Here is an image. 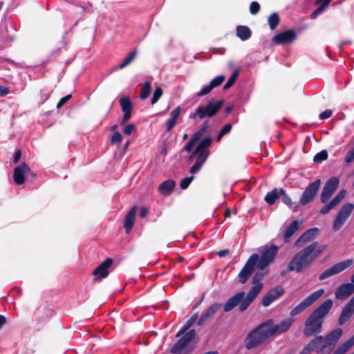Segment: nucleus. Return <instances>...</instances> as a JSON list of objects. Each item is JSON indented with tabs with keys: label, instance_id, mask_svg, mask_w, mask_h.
<instances>
[{
	"label": "nucleus",
	"instance_id": "obj_4",
	"mask_svg": "<svg viewBox=\"0 0 354 354\" xmlns=\"http://www.w3.org/2000/svg\"><path fill=\"white\" fill-rule=\"evenodd\" d=\"M198 314L194 313L177 333L176 337L182 336L171 348V353L176 354L182 351L196 336L194 329L188 330L196 322Z\"/></svg>",
	"mask_w": 354,
	"mask_h": 354
},
{
	"label": "nucleus",
	"instance_id": "obj_14",
	"mask_svg": "<svg viewBox=\"0 0 354 354\" xmlns=\"http://www.w3.org/2000/svg\"><path fill=\"white\" fill-rule=\"evenodd\" d=\"M339 184L337 177L330 178L325 183L320 196V201L322 203H326L337 190Z\"/></svg>",
	"mask_w": 354,
	"mask_h": 354
},
{
	"label": "nucleus",
	"instance_id": "obj_8",
	"mask_svg": "<svg viewBox=\"0 0 354 354\" xmlns=\"http://www.w3.org/2000/svg\"><path fill=\"white\" fill-rule=\"evenodd\" d=\"M278 250V247L274 244H272L270 247L264 246L259 248V252L261 257L259 256L257 267L260 268H267L274 261Z\"/></svg>",
	"mask_w": 354,
	"mask_h": 354
},
{
	"label": "nucleus",
	"instance_id": "obj_11",
	"mask_svg": "<svg viewBox=\"0 0 354 354\" xmlns=\"http://www.w3.org/2000/svg\"><path fill=\"white\" fill-rule=\"evenodd\" d=\"M354 205L350 203L344 204L339 210L337 216L333 222V228L334 231L339 230L350 216Z\"/></svg>",
	"mask_w": 354,
	"mask_h": 354
},
{
	"label": "nucleus",
	"instance_id": "obj_20",
	"mask_svg": "<svg viewBox=\"0 0 354 354\" xmlns=\"http://www.w3.org/2000/svg\"><path fill=\"white\" fill-rule=\"evenodd\" d=\"M121 109L124 113L123 118L120 122V124L127 123L131 117V113L133 110V104L131 99L128 96H123L119 100Z\"/></svg>",
	"mask_w": 354,
	"mask_h": 354
},
{
	"label": "nucleus",
	"instance_id": "obj_22",
	"mask_svg": "<svg viewBox=\"0 0 354 354\" xmlns=\"http://www.w3.org/2000/svg\"><path fill=\"white\" fill-rule=\"evenodd\" d=\"M354 293V284L352 283H343L335 290V295L337 299L344 300Z\"/></svg>",
	"mask_w": 354,
	"mask_h": 354
},
{
	"label": "nucleus",
	"instance_id": "obj_40",
	"mask_svg": "<svg viewBox=\"0 0 354 354\" xmlns=\"http://www.w3.org/2000/svg\"><path fill=\"white\" fill-rule=\"evenodd\" d=\"M163 93L162 88L160 86H157L153 93V97L151 100V104H156L159 99L161 97Z\"/></svg>",
	"mask_w": 354,
	"mask_h": 354
},
{
	"label": "nucleus",
	"instance_id": "obj_63",
	"mask_svg": "<svg viewBox=\"0 0 354 354\" xmlns=\"http://www.w3.org/2000/svg\"><path fill=\"white\" fill-rule=\"evenodd\" d=\"M199 156V152H196V149L194 150V151L190 154L188 158V162H191L193 159L196 156Z\"/></svg>",
	"mask_w": 354,
	"mask_h": 354
},
{
	"label": "nucleus",
	"instance_id": "obj_10",
	"mask_svg": "<svg viewBox=\"0 0 354 354\" xmlns=\"http://www.w3.org/2000/svg\"><path fill=\"white\" fill-rule=\"evenodd\" d=\"M259 260V254H252L245 264L241 270L238 274L239 282L242 284H244L247 282V281L250 277V275L254 271L255 266H257V261Z\"/></svg>",
	"mask_w": 354,
	"mask_h": 354
},
{
	"label": "nucleus",
	"instance_id": "obj_51",
	"mask_svg": "<svg viewBox=\"0 0 354 354\" xmlns=\"http://www.w3.org/2000/svg\"><path fill=\"white\" fill-rule=\"evenodd\" d=\"M213 89V86L210 85V84L207 86L203 87L199 92L197 93V96H203L208 93H209Z\"/></svg>",
	"mask_w": 354,
	"mask_h": 354
},
{
	"label": "nucleus",
	"instance_id": "obj_28",
	"mask_svg": "<svg viewBox=\"0 0 354 354\" xmlns=\"http://www.w3.org/2000/svg\"><path fill=\"white\" fill-rule=\"evenodd\" d=\"M281 193H283L282 188H274L266 194L264 200L268 205H273L276 200L280 197Z\"/></svg>",
	"mask_w": 354,
	"mask_h": 354
},
{
	"label": "nucleus",
	"instance_id": "obj_32",
	"mask_svg": "<svg viewBox=\"0 0 354 354\" xmlns=\"http://www.w3.org/2000/svg\"><path fill=\"white\" fill-rule=\"evenodd\" d=\"M280 21V18L277 12H272L268 18V22L270 30L276 29Z\"/></svg>",
	"mask_w": 354,
	"mask_h": 354
},
{
	"label": "nucleus",
	"instance_id": "obj_47",
	"mask_svg": "<svg viewBox=\"0 0 354 354\" xmlns=\"http://www.w3.org/2000/svg\"><path fill=\"white\" fill-rule=\"evenodd\" d=\"M193 179H194V176L186 177V178L182 179V180L180 183V188L182 189H187L189 186V185L192 183V181L193 180Z\"/></svg>",
	"mask_w": 354,
	"mask_h": 354
},
{
	"label": "nucleus",
	"instance_id": "obj_30",
	"mask_svg": "<svg viewBox=\"0 0 354 354\" xmlns=\"http://www.w3.org/2000/svg\"><path fill=\"white\" fill-rule=\"evenodd\" d=\"M299 228V223L298 221H293L288 227L286 229L284 235H283V241L285 243H288L290 237L295 233L296 231Z\"/></svg>",
	"mask_w": 354,
	"mask_h": 354
},
{
	"label": "nucleus",
	"instance_id": "obj_39",
	"mask_svg": "<svg viewBox=\"0 0 354 354\" xmlns=\"http://www.w3.org/2000/svg\"><path fill=\"white\" fill-rule=\"evenodd\" d=\"M328 158V151L326 150H322L316 153L313 158L315 162H322Z\"/></svg>",
	"mask_w": 354,
	"mask_h": 354
},
{
	"label": "nucleus",
	"instance_id": "obj_61",
	"mask_svg": "<svg viewBox=\"0 0 354 354\" xmlns=\"http://www.w3.org/2000/svg\"><path fill=\"white\" fill-rule=\"evenodd\" d=\"M230 250L228 249L225 250H221L217 252V255L222 258L224 257L225 255H227L229 253Z\"/></svg>",
	"mask_w": 354,
	"mask_h": 354
},
{
	"label": "nucleus",
	"instance_id": "obj_59",
	"mask_svg": "<svg viewBox=\"0 0 354 354\" xmlns=\"http://www.w3.org/2000/svg\"><path fill=\"white\" fill-rule=\"evenodd\" d=\"M21 157V151L20 149L17 150L15 152V155H14V158H13V162L15 164L18 163Z\"/></svg>",
	"mask_w": 354,
	"mask_h": 354
},
{
	"label": "nucleus",
	"instance_id": "obj_46",
	"mask_svg": "<svg viewBox=\"0 0 354 354\" xmlns=\"http://www.w3.org/2000/svg\"><path fill=\"white\" fill-rule=\"evenodd\" d=\"M225 76L224 75H218L214 77L209 82L210 85L213 86V88L220 86L224 81Z\"/></svg>",
	"mask_w": 354,
	"mask_h": 354
},
{
	"label": "nucleus",
	"instance_id": "obj_12",
	"mask_svg": "<svg viewBox=\"0 0 354 354\" xmlns=\"http://www.w3.org/2000/svg\"><path fill=\"white\" fill-rule=\"evenodd\" d=\"M353 263V259H348L339 263H337L332 266L330 268L324 270L319 276V279L320 281L324 280L333 275L337 274L346 268L350 267Z\"/></svg>",
	"mask_w": 354,
	"mask_h": 354
},
{
	"label": "nucleus",
	"instance_id": "obj_52",
	"mask_svg": "<svg viewBox=\"0 0 354 354\" xmlns=\"http://www.w3.org/2000/svg\"><path fill=\"white\" fill-rule=\"evenodd\" d=\"M72 97L71 94L66 95V96L62 97L59 101L57 104V108L60 109L62 106H64L69 100Z\"/></svg>",
	"mask_w": 354,
	"mask_h": 354
},
{
	"label": "nucleus",
	"instance_id": "obj_49",
	"mask_svg": "<svg viewBox=\"0 0 354 354\" xmlns=\"http://www.w3.org/2000/svg\"><path fill=\"white\" fill-rule=\"evenodd\" d=\"M281 200L283 203L287 205L289 207H291L292 205V202L290 196L286 193L285 190L283 189V193H281Z\"/></svg>",
	"mask_w": 354,
	"mask_h": 354
},
{
	"label": "nucleus",
	"instance_id": "obj_21",
	"mask_svg": "<svg viewBox=\"0 0 354 354\" xmlns=\"http://www.w3.org/2000/svg\"><path fill=\"white\" fill-rule=\"evenodd\" d=\"M113 263L111 258L106 259L102 262L93 271V274L96 277L95 280L101 279L106 277L109 274V268Z\"/></svg>",
	"mask_w": 354,
	"mask_h": 354
},
{
	"label": "nucleus",
	"instance_id": "obj_38",
	"mask_svg": "<svg viewBox=\"0 0 354 354\" xmlns=\"http://www.w3.org/2000/svg\"><path fill=\"white\" fill-rule=\"evenodd\" d=\"M232 125L231 124L228 123V124H225L222 127V129L220 130V131L217 136V138H216V141L219 142L225 135H226L230 132V131L232 130Z\"/></svg>",
	"mask_w": 354,
	"mask_h": 354
},
{
	"label": "nucleus",
	"instance_id": "obj_45",
	"mask_svg": "<svg viewBox=\"0 0 354 354\" xmlns=\"http://www.w3.org/2000/svg\"><path fill=\"white\" fill-rule=\"evenodd\" d=\"M122 135L119 131H115L111 136V143L112 145H120L122 142Z\"/></svg>",
	"mask_w": 354,
	"mask_h": 354
},
{
	"label": "nucleus",
	"instance_id": "obj_23",
	"mask_svg": "<svg viewBox=\"0 0 354 354\" xmlns=\"http://www.w3.org/2000/svg\"><path fill=\"white\" fill-rule=\"evenodd\" d=\"M342 334V330L339 328H336L330 331L328 333L325 337H324V340L327 346L329 348V350L331 351L340 339Z\"/></svg>",
	"mask_w": 354,
	"mask_h": 354
},
{
	"label": "nucleus",
	"instance_id": "obj_42",
	"mask_svg": "<svg viewBox=\"0 0 354 354\" xmlns=\"http://www.w3.org/2000/svg\"><path fill=\"white\" fill-rule=\"evenodd\" d=\"M199 140H198L196 138V137L192 135V136L191 137L190 140L187 142V143L183 147V150L187 151V152H190L193 147H194V145H196V143Z\"/></svg>",
	"mask_w": 354,
	"mask_h": 354
},
{
	"label": "nucleus",
	"instance_id": "obj_19",
	"mask_svg": "<svg viewBox=\"0 0 354 354\" xmlns=\"http://www.w3.org/2000/svg\"><path fill=\"white\" fill-rule=\"evenodd\" d=\"M354 315V296L349 300V301L343 308L339 318L338 324L343 326L347 323Z\"/></svg>",
	"mask_w": 354,
	"mask_h": 354
},
{
	"label": "nucleus",
	"instance_id": "obj_37",
	"mask_svg": "<svg viewBox=\"0 0 354 354\" xmlns=\"http://www.w3.org/2000/svg\"><path fill=\"white\" fill-rule=\"evenodd\" d=\"M239 75V69H235L232 73L231 76L223 86V89L226 90L230 88L235 82Z\"/></svg>",
	"mask_w": 354,
	"mask_h": 354
},
{
	"label": "nucleus",
	"instance_id": "obj_5",
	"mask_svg": "<svg viewBox=\"0 0 354 354\" xmlns=\"http://www.w3.org/2000/svg\"><path fill=\"white\" fill-rule=\"evenodd\" d=\"M265 326L266 324L261 323L247 335L245 346L248 350L261 346L269 339Z\"/></svg>",
	"mask_w": 354,
	"mask_h": 354
},
{
	"label": "nucleus",
	"instance_id": "obj_55",
	"mask_svg": "<svg viewBox=\"0 0 354 354\" xmlns=\"http://www.w3.org/2000/svg\"><path fill=\"white\" fill-rule=\"evenodd\" d=\"M136 130V126L133 124H128L124 128L125 135H131Z\"/></svg>",
	"mask_w": 354,
	"mask_h": 354
},
{
	"label": "nucleus",
	"instance_id": "obj_34",
	"mask_svg": "<svg viewBox=\"0 0 354 354\" xmlns=\"http://www.w3.org/2000/svg\"><path fill=\"white\" fill-rule=\"evenodd\" d=\"M222 307V304L221 303H214L211 306H209L207 310L204 312L203 314L206 318H209V317L214 315Z\"/></svg>",
	"mask_w": 354,
	"mask_h": 354
},
{
	"label": "nucleus",
	"instance_id": "obj_33",
	"mask_svg": "<svg viewBox=\"0 0 354 354\" xmlns=\"http://www.w3.org/2000/svg\"><path fill=\"white\" fill-rule=\"evenodd\" d=\"M294 323V319L291 317H286V319L281 320L278 324L280 326L281 332L283 333L288 331L291 326Z\"/></svg>",
	"mask_w": 354,
	"mask_h": 354
},
{
	"label": "nucleus",
	"instance_id": "obj_43",
	"mask_svg": "<svg viewBox=\"0 0 354 354\" xmlns=\"http://www.w3.org/2000/svg\"><path fill=\"white\" fill-rule=\"evenodd\" d=\"M346 191L345 189L341 190L337 196L330 201L334 206L337 205L345 198Z\"/></svg>",
	"mask_w": 354,
	"mask_h": 354
},
{
	"label": "nucleus",
	"instance_id": "obj_64",
	"mask_svg": "<svg viewBox=\"0 0 354 354\" xmlns=\"http://www.w3.org/2000/svg\"><path fill=\"white\" fill-rule=\"evenodd\" d=\"M207 319V318H206L203 314H202V315L201 316V317L199 318V319L198 320L197 322V325L201 326L202 325H203V324L205 323V322Z\"/></svg>",
	"mask_w": 354,
	"mask_h": 354
},
{
	"label": "nucleus",
	"instance_id": "obj_41",
	"mask_svg": "<svg viewBox=\"0 0 354 354\" xmlns=\"http://www.w3.org/2000/svg\"><path fill=\"white\" fill-rule=\"evenodd\" d=\"M208 121H205L202 124L201 129L193 134L198 140H200L203 135L207 131L208 128Z\"/></svg>",
	"mask_w": 354,
	"mask_h": 354
},
{
	"label": "nucleus",
	"instance_id": "obj_17",
	"mask_svg": "<svg viewBox=\"0 0 354 354\" xmlns=\"http://www.w3.org/2000/svg\"><path fill=\"white\" fill-rule=\"evenodd\" d=\"M296 38L295 31L293 29H289L273 36L272 41L276 45H286L292 43Z\"/></svg>",
	"mask_w": 354,
	"mask_h": 354
},
{
	"label": "nucleus",
	"instance_id": "obj_6",
	"mask_svg": "<svg viewBox=\"0 0 354 354\" xmlns=\"http://www.w3.org/2000/svg\"><path fill=\"white\" fill-rule=\"evenodd\" d=\"M212 142V137L207 136L198 144L196 149V152H199V156H197L195 163L190 168L191 174H194L200 171L209 155L210 151L208 148L211 146Z\"/></svg>",
	"mask_w": 354,
	"mask_h": 354
},
{
	"label": "nucleus",
	"instance_id": "obj_60",
	"mask_svg": "<svg viewBox=\"0 0 354 354\" xmlns=\"http://www.w3.org/2000/svg\"><path fill=\"white\" fill-rule=\"evenodd\" d=\"M147 213H148L147 208L145 207H142L140 208V212H139V216L141 218H145L147 216Z\"/></svg>",
	"mask_w": 354,
	"mask_h": 354
},
{
	"label": "nucleus",
	"instance_id": "obj_36",
	"mask_svg": "<svg viewBox=\"0 0 354 354\" xmlns=\"http://www.w3.org/2000/svg\"><path fill=\"white\" fill-rule=\"evenodd\" d=\"M150 93H151L150 82H146L144 83V84L142 87V90H141V93H140V99L141 100L147 99L149 97V95H150Z\"/></svg>",
	"mask_w": 354,
	"mask_h": 354
},
{
	"label": "nucleus",
	"instance_id": "obj_54",
	"mask_svg": "<svg viewBox=\"0 0 354 354\" xmlns=\"http://www.w3.org/2000/svg\"><path fill=\"white\" fill-rule=\"evenodd\" d=\"M180 113H181V108H180V106H178L170 113V118L177 120Z\"/></svg>",
	"mask_w": 354,
	"mask_h": 354
},
{
	"label": "nucleus",
	"instance_id": "obj_2",
	"mask_svg": "<svg viewBox=\"0 0 354 354\" xmlns=\"http://www.w3.org/2000/svg\"><path fill=\"white\" fill-rule=\"evenodd\" d=\"M333 306V301L328 299L311 313L304 322L303 334L305 337H310L322 332L323 324Z\"/></svg>",
	"mask_w": 354,
	"mask_h": 354
},
{
	"label": "nucleus",
	"instance_id": "obj_31",
	"mask_svg": "<svg viewBox=\"0 0 354 354\" xmlns=\"http://www.w3.org/2000/svg\"><path fill=\"white\" fill-rule=\"evenodd\" d=\"M322 1H324V3L319 5V7L311 14L310 17L312 19H316L317 16L319 15L330 4V2L328 0H315V4L319 5Z\"/></svg>",
	"mask_w": 354,
	"mask_h": 354
},
{
	"label": "nucleus",
	"instance_id": "obj_56",
	"mask_svg": "<svg viewBox=\"0 0 354 354\" xmlns=\"http://www.w3.org/2000/svg\"><path fill=\"white\" fill-rule=\"evenodd\" d=\"M333 114V111L330 109L325 110L324 111L322 112L319 118L320 120H326L329 118Z\"/></svg>",
	"mask_w": 354,
	"mask_h": 354
},
{
	"label": "nucleus",
	"instance_id": "obj_29",
	"mask_svg": "<svg viewBox=\"0 0 354 354\" xmlns=\"http://www.w3.org/2000/svg\"><path fill=\"white\" fill-rule=\"evenodd\" d=\"M236 35L241 40L245 41L251 37L252 31L249 27L239 25L236 28Z\"/></svg>",
	"mask_w": 354,
	"mask_h": 354
},
{
	"label": "nucleus",
	"instance_id": "obj_7",
	"mask_svg": "<svg viewBox=\"0 0 354 354\" xmlns=\"http://www.w3.org/2000/svg\"><path fill=\"white\" fill-rule=\"evenodd\" d=\"M223 104V100L216 102H209L206 106L201 105L189 114V118L192 120H203L205 118H213L215 116Z\"/></svg>",
	"mask_w": 354,
	"mask_h": 354
},
{
	"label": "nucleus",
	"instance_id": "obj_9",
	"mask_svg": "<svg viewBox=\"0 0 354 354\" xmlns=\"http://www.w3.org/2000/svg\"><path fill=\"white\" fill-rule=\"evenodd\" d=\"M324 290L321 288L310 294L291 310L290 312V316L295 317L301 314L317 301L324 295Z\"/></svg>",
	"mask_w": 354,
	"mask_h": 354
},
{
	"label": "nucleus",
	"instance_id": "obj_35",
	"mask_svg": "<svg viewBox=\"0 0 354 354\" xmlns=\"http://www.w3.org/2000/svg\"><path fill=\"white\" fill-rule=\"evenodd\" d=\"M137 55V50L135 49L131 51L128 57L119 65V69H123L124 67L130 64Z\"/></svg>",
	"mask_w": 354,
	"mask_h": 354
},
{
	"label": "nucleus",
	"instance_id": "obj_48",
	"mask_svg": "<svg viewBox=\"0 0 354 354\" xmlns=\"http://www.w3.org/2000/svg\"><path fill=\"white\" fill-rule=\"evenodd\" d=\"M260 5L257 1H252L250 5V12L252 15H257L260 10Z\"/></svg>",
	"mask_w": 354,
	"mask_h": 354
},
{
	"label": "nucleus",
	"instance_id": "obj_44",
	"mask_svg": "<svg viewBox=\"0 0 354 354\" xmlns=\"http://www.w3.org/2000/svg\"><path fill=\"white\" fill-rule=\"evenodd\" d=\"M346 191L345 189L341 190L337 196L330 201L334 206L337 205L345 198Z\"/></svg>",
	"mask_w": 354,
	"mask_h": 354
},
{
	"label": "nucleus",
	"instance_id": "obj_1",
	"mask_svg": "<svg viewBox=\"0 0 354 354\" xmlns=\"http://www.w3.org/2000/svg\"><path fill=\"white\" fill-rule=\"evenodd\" d=\"M257 268L258 270L252 278V283L254 286L250 290L246 296L244 291H240L228 299L223 306L225 313L230 312L237 306H239V310L243 312L254 301L263 287V284L261 281L268 273V270L266 268Z\"/></svg>",
	"mask_w": 354,
	"mask_h": 354
},
{
	"label": "nucleus",
	"instance_id": "obj_53",
	"mask_svg": "<svg viewBox=\"0 0 354 354\" xmlns=\"http://www.w3.org/2000/svg\"><path fill=\"white\" fill-rule=\"evenodd\" d=\"M334 207H335L334 205L331 202H329L328 204H326L322 207V208L320 209L319 212L322 214H326Z\"/></svg>",
	"mask_w": 354,
	"mask_h": 354
},
{
	"label": "nucleus",
	"instance_id": "obj_58",
	"mask_svg": "<svg viewBox=\"0 0 354 354\" xmlns=\"http://www.w3.org/2000/svg\"><path fill=\"white\" fill-rule=\"evenodd\" d=\"M337 348L340 350L342 353L344 354L351 348V346L346 343V342H345L344 343L339 346Z\"/></svg>",
	"mask_w": 354,
	"mask_h": 354
},
{
	"label": "nucleus",
	"instance_id": "obj_26",
	"mask_svg": "<svg viewBox=\"0 0 354 354\" xmlns=\"http://www.w3.org/2000/svg\"><path fill=\"white\" fill-rule=\"evenodd\" d=\"M176 186V182L172 179H168L160 184L158 192L160 194L170 195Z\"/></svg>",
	"mask_w": 354,
	"mask_h": 354
},
{
	"label": "nucleus",
	"instance_id": "obj_27",
	"mask_svg": "<svg viewBox=\"0 0 354 354\" xmlns=\"http://www.w3.org/2000/svg\"><path fill=\"white\" fill-rule=\"evenodd\" d=\"M263 324H266L265 328L269 338L283 333V332H281V328L279 324H274L273 321L271 319L263 322Z\"/></svg>",
	"mask_w": 354,
	"mask_h": 354
},
{
	"label": "nucleus",
	"instance_id": "obj_25",
	"mask_svg": "<svg viewBox=\"0 0 354 354\" xmlns=\"http://www.w3.org/2000/svg\"><path fill=\"white\" fill-rule=\"evenodd\" d=\"M137 211V206H133L131 209L127 212L124 218V228L127 234L129 233L133 226L135 217Z\"/></svg>",
	"mask_w": 354,
	"mask_h": 354
},
{
	"label": "nucleus",
	"instance_id": "obj_50",
	"mask_svg": "<svg viewBox=\"0 0 354 354\" xmlns=\"http://www.w3.org/2000/svg\"><path fill=\"white\" fill-rule=\"evenodd\" d=\"M354 160V147L349 150L345 156V164L348 165Z\"/></svg>",
	"mask_w": 354,
	"mask_h": 354
},
{
	"label": "nucleus",
	"instance_id": "obj_3",
	"mask_svg": "<svg viewBox=\"0 0 354 354\" xmlns=\"http://www.w3.org/2000/svg\"><path fill=\"white\" fill-rule=\"evenodd\" d=\"M325 246H319L318 242L312 243L298 252L288 264L287 270L301 272L324 250Z\"/></svg>",
	"mask_w": 354,
	"mask_h": 354
},
{
	"label": "nucleus",
	"instance_id": "obj_15",
	"mask_svg": "<svg viewBox=\"0 0 354 354\" xmlns=\"http://www.w3.org/2000/svg\"><path fill=\"white\" fill-rule=\"evenodd\" d=\"M328 348L322 335L315 336L301 351V354H309L312 351L322 353Z\"/></svg>",
	"mask_w": 354,
	"mask_h": 354
},
{
	"label": "nucleus",
	"instance_id": "obj_18",
	"mask_svg": "<svg viewBox=\"0 0 354 354\" xmlns=\"http://www.w3.org/2000/svg\"><path fill=\"white\" fill-rule=\"evenodd\" d=\"M284 292V288L281 286H278L270 289L269 291L263 296L261 301V304L264 307H268L274 301L283 295Z\"/></svg>",
	"mask_w": 354,
	"mask_h": 354
},
{
	"label": "nucleus",
	"instance_id": "obj_24",
	"mask_svg": "<svg viewBox=\"0 0 354 354\" xmlns=\"http://www.w3.org/2000/svg\"><path fill=\"white\" fill-rule=\"evenodd\" d=\"M317 231L318 229L315 227L304 232L296 241L295 246L298 248L303 247L306 243L313 241Z\"/></svg>",
	"mask_w": 354,
	"mask_h": 354
},
{
	"label": "nucleus",
	"instance_id": "obj_57",
	"mask_svg": "<svg viewBox=\"0 0 354 354\" xmlns=\"http://www.w3.org/2000/svg\"><path fill=\"white\" fill-rule=\"evenodd\" d=\"M176 120L169 118L166 122V130L167 131H170L176 125Z\"/></svg>",
	"mask_w": 354,
	"mask_h": 354
},
{
	"label": "nucleus",
	"instance_id": "obj_13",
	"mask_svg": "<svg viewBox=\"0 0 354 354\" xmlns=\"http://www.w3.org/2000/svg\"><path fill=\"white\" fill-rule=\"evenodd\" d=\"M320 185L321 180L317 179L306 187L299 201L301 205H306L315 199Z\"/></svg>",
	"mask_w": 354,
	"mask_h": 354
},
{
	"label": "nucleus",
	"instance_id": "obj_16",
	"mask_svg": "<svg viewBox=\"0 0 354 354\" xmlns=\"http://www.w3.org/2000/svg\"><path fill=\"white\" fill-rule=\"evenodd\" d=\"M29 176L35 177V175L24 162L14 169L13 180L18 185H22L25 181V177H28Z\"/></svg>",
	"mask_w": 354,
	"mask_h": 354
},
{
	"label": "nucleus",
	"instance_id": "obj_62",
	"mask_svg": "<svg viewBox=\"0 0 354 354\" xmlns=\"http://www.w3.org/2000/svg\"><path fill=\"white\" fill-rule=\"evenodd\" d=\"M9 93L8 88L6 86H0V96H5Z\"/></svg>",
	"mask_w": 354,
	"mask_h": 354
}]
</instances>
